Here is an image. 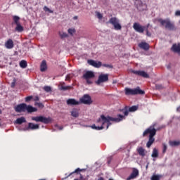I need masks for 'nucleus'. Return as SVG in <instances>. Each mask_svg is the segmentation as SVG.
Masks as SVG:
<instances>
[{
  "label": "nucleus",
  "mask_w": 180,
  "mask_h": 180,
  "mask_svg": "<svg viewBox=\"0 0 180 180\" xmlns=\"http://www.w3.org/2000/svg\"><path fill=\"white\" fill-rule=\"evenodd\" d=\"M146 27H147V26H143L138 22H134L133 25V29L135 30V32H137V33H144Z\"/></svg>",
  "instance_id": "9b49d317"
},
{
  "label": "nucleus",
  "mask_w": 180,
  "mask_h": 180,
  "mask_svg": "<svg viewBox=\"0 0 180 180\" xmlns=\"http://www.w3.org/2000/svg\"><path fill=\"white\" fill-rule=\"evenodd\" d=\"M16 124H22V123H26V118L25 117H21L20 118H18L15 120Z\"/></svg>",
  "instance_id": "b1692460"
},
{
  "label": "nucleus",
  "mask_w": 180,
  "mask_h": 180,
  "mask_svg": "<svg viewBox=\"0 0 180 180\" xmlns=\"http://www.w3.org/2000/svg\"><path fill=\"white\" fill-rule=\"evenodd\" d=\"M14 46V44H13V41L11 39H9L6 43H5V47L6 49H13Z\"/></svg>",
  "instance_id": "aec40b11"
},
{
  "label": "nucleus",
  "mask_w": 180,
  "mask_h": 180,
  "mask_svg": "<svg viewBox=\"0 0 180 180\" xmlns=\"http://www.w3.org/2000/svg\"><path fill=\"white\" fill-rule=\"evenodd\" d=\"M2 113V111L0 110V115Z\"/></svg>",
  "instance_id": "5fc2aeb1"
},
{
  "label": "nucleus",
  "mask_w": 180,
  "mask_h": 180,
  "mask_svg": "<svg viewBox=\"0 0 180 180\" xmlns=\"http://www.w3.org/2000/svg\"><path fill=\"white\" fill-rule=\"evenodd\" d=\"M155 133H157V130H155V128H154V127L153 126L149 127L143 131V137H147V136H148L149 134V139L146 143V146L148 147V148H150V147H151V146L153 145V143L155 141V139H154Z\"/></svg>",
  "instance_id": "f03ea898"
},
{
  "label": "nucleus",
  "mask_w": 180,
  "mask_h": 180,
  "mask_svg": "<svg viewBox=\"0 0 180 180\" xmlns=\"http://www.w3.org/2000/svg\"><path fill=\"white\" fill-rule=\"evenodd\" d=\"M15 111L17 112V113L26 111L28 113H33V112H37V109L32 105H27L26 103H21L15 108Z\"/></svg>",
  "instance_id": "7ed1b4c3"
},
{
  "label": "nucleus",
  "mask_w": 180,
  "mask_h": 180,
  "mask_svg": "<svg viewBox=\"0 0 180 180\" xmlns=\"http://www.w3.org/2000/svg\"><path fill=\"white\" fill-rule=\"evenodd\" d=\"M59 36L60 39H65V37H68V34L67 32H59Z\"/></svg>",
  "instance_id": "c756f323"
},
{
  "label": "nucleus",
  "mask_w": 180,
  "mask_h": 180,
  "mask_svg": "<svg viewBox=\"0 0 180 180\" xmlns=\"http://www.w3.org/2000/svg\"><path fill=\"white\" fill-rule=\"evenodd\" d=\"M151 180H158V175H153L151 177Z\"/></svg>",
  "instance_id": "c03bdc74"
},
{
  "label": "nucleus",
  "mask_w": 180,
  "mask_h": 180,
  "mask_svg": "<svg viewBox=\"0 0 180 180\" xmlns=\"http://www.w3.org/2000/svg\"><path fill=\"white\" fill-rule=\"evenodd\" d=\"M88 64H89V65H92V67H94L95 68H101V67H102V62H97L94 60H89Z\"/></svg>",
  "instance_id": "2eb2a0df"
},
{
  "label": "nucleus",
  "mask_w": 180,
  "mask_h": 180,
  "mask_svg": "<svg viewBox=\"0 0 180 180\" xmlns=\"http://www.w3.org/2000/svg\"><path fill=\"white\" fill-rule=\"evenodd\" d=\"M71 115L73 117H78L79 116V111L77 109H74L71 112Z\"/></svg>",
  "instance_id": "a878e982"
},
{
  "label": "nucleus",
  "mask_w": 180,
  "mask_h": 180,
  "mask_svg": "<svg viewBox=\"0 0 180 180\" xmlns=\"http://www.w3.org/2000/svg\"><path fill=\"white\" fill-rule=\"evenodd\" d=\"M37 129H40V126L37 124H34L32 122L28 123L27 129L29 130H37Z\"/></svg>",
  "instance_id": "6ab92c4d"
},
{
  "label": "nucleus",
  "mask_w": 180,
  "mask_h": 180,
  "mask_svg": "<svg viewBox=\"0 0 180 180\" xmlns=\"http://www.w3.org/2000/svg\"><path fill=\"white\" fill-rule=\"evenodd\" d=\"M171 51L176 53L178 56H180V43L173 44L170 48Z\"/></svg>",
  "instance_id": "ddd939ff"
},
{
  "label": "nucleus",
  "mask_w": 180,
  "mask_h": 180,
  "mask_svg": "<svg viewBox=\"0 0 180 180\" xmlns=\"http://www.w3.org/2000/svg\"><path fill=\"white\" fill-rule=\"evenodd\" d=\"M160 178H161V176L159 175V176H158V179H160Z\"/></svg>",
  "instance_id": "864d4df0"
},
{
  "label": "nucleus",
  "mask_w": 180,
  "mask_h": 180,
  "mask_svg": "<svg viewBox=\"0 0 180 180\" xmlns=\"http://www.w3.org/2000/svg\"><path fill=\"white\" fill-rule=\"evenodd\" d=\"M98 180H105L103 177H100Z\"/></svg>",
  "instance_id": "09e8293b"
},
{
  "label": "nucleus",
  "mask_w": 180,
  "mask_h": 180,
  "mask_svg": "<svg viewBox=\"0 0 180 180\" xmlns=\"http://www.w3.org/2000/svg\"><path fill=\"white\" fill-rule=\"evenodd\" d=\"M44 90L45 91V92H51V87L49 86H45L44 87Z\"/></svg>",
  "instance_id": "f704fd0d"
},
{
  "label": "nucleus",
  "mask_w": 180,
  "mask_h": 180,
  "mask_svg": "<svg viewBox=\"0 0 180 180\" xmlns=\"http://www.w3.org/2000/svg\"><path fill=\"white\" fill-rule=\"evenodd\" d=\"M138 175L139 169H137L136 168H133L131 174L127 178V180L135 179V178H137Z\"/></svg>",
  "instance_id": "dca6fc26"
},
{
  "label": "nucleus",
  "mask_w": 180,
  "mask_h": 180,
  "mask_svg": "<svg viewBox=\"0 0 180 180\" xmlns=\"http://www.w3.org/2000/svg\"><path fill=\"white\" fill-rule=\"evenodd\" d=\"M177 112H180V106L177 108Z\"/></svg>",
  "instance_id": "8fccbe9b"
},
{
  "label": "nucleus",
  "mask_w": 180,
  "mask_h": 180,
  "mask_svg": "<svg viewBox=\"0 0 180 180\" xmlns=\"http://www.w3.org/2000/svg\"><path fill=\"white\" fill-rule=\"evenodd\" d=\"M138 46L139 49H142V50H144L145 51L150 50V44H148L147 42H141Z\"/></svg>",
  "instance_id": "a211bd4d"
},
{
  "label": "nucleus",
  "mask_w": 180,
  "mask_h": 180,
  "mask_svg": "<svg viewBox=\"0 0 180 180\" xmlns=\"http://www.w3.org/2000/svg\"><path fill=\"white\" fill-rule=\"evenodd\" d=\"M108 23L112 25L115 30H122V25H120V20L116 17L110 18Z\"/></svg>",
  "instance_id": "423d86ee"
},
{
  "label": "nucleus",
  "mask_w": 180,
  "mask_h": 180,
  "mask_svg": "<svg viewBox=\"0 0 180 180\" xmlns=\"http://www.w3.org/2000/svg\"><path fill=\"white\" fill-rule=\"evenodd\" d=\"M162 88V86H158V89H161Z\"/></svg>",
  "instance_id": "3c124183"
},
{
  "label": "nucleus",
  "mask_w": 180,
  "mask_h": 180,
  "mask_svg": "<svg viewBox=\"0 0 180 180\" xmlns=\"http://www.w3.org/2000/svg\"><path fill=\"white\" fill-rule=\"evenodd\" d=\"M137 109H139L137 105H133L130 108L125 106L124 108L120 110V111L124 113V116H129V112H136Z\"/></svg>",
  "instance_id": "9d476101"
},
{
  "label": "nucleus",
  "mask_w": 180,
  "mask_h": 180,
  "mask_svg": "<svg viewBox=\"0 0 180 180\" xmlns=\"http://www.w3.org/2000/svg\"><path fill=\"white\" fill-rule=\"evenodd\" d=\"M35 105L38 106V108H40L41 109L44 108V105H43L41 103H35Z\"/></svg>",
  "instance_id": "e433bc0d"
},
{
  "label": "nucleus",
  "mask_w": 180,
  "mask_h": 180,
  "mask_svg": "<svg viewBox=\"0 0 180 180\" xmlns=\"http://www.w3.org/2000/svg\"><path fill=\"white\" fill-rule=\"evenodd\" d=\"M136 151L141 157H144L146 155V150L143 147L138 148Z\"/></svg>",
  "instance_id": "4be33fe9"
},
{
  "label": "nucleus",
  "mask_w": 180,
  "mask_h": 180,
  "mask_svg": "<svg viewBox=\"0 0 180 180\" xmlns=\"http://www.w3.org/2000/svg\"><path fill=\"white\" fill-rule=\"evenodd\" d=\"M167 68L169 70V68H171V65H167Z\"/></svg>",
  "instance_id": "603ef678"
},
{
  "label": "nucleus",
  "mask_w": 180,
  "mask_h": 180,
  "mask_svg": "<svg viewBox=\"0 0 180 180\" xmlns=\"http://www.w3.org/2000/svg\"><path fill=\"white\" fill-rule=\"evenodd\" d=\"M133 74L135 75H139V77H143V78H149L150 76L147 74V72L143 70H133Z\"/></svg>",
  "instance_id": "4468645a"
},
{
  "label": "nucleus",
  "mask_w": 180,
  "mask_h": 180,
  "mask_svg": "<svg viewBox=\"0 0 180 180\" xmlns=\"http://www.w3.org/2000/svg\"><path fill=\"white\" fill-rule=\"evenodd\" d=\"M124 119V115H122L118 114L117 117H112L110 116L105 117V115H102L101 117L97 120V123L101 124V127L93 124L91 126V129L94 130H103L105 129V124H107L106 129H109V125L111 124L110 122H115V123H119V122H122Z\"/></svg>",
  "instance_id": "f257e3e1"
},
{
  "label": "nucleus",
  "mask_w": 180,
  "mask_h": 180,
  "mask_svg": "<svg viewBox=\"0 0 180 180\" xmlns=\"http://www.w3.org/2000/svg\"><path fill=\"white\" fill-rule=\"evenodd\" d=\"M13 20L15 25H19L20 23V22H19V20H20V18L18 15L13 16Z\"/></svg>",
  "instance_id": "cd10ccee"
},
{
  "label": "nucleus",
  "mask_w": 180,
  "mask_h": 180,
  "mask_svg": "<svg viewBox=\"0 0 180 180\" xmlns=\"http://www.w3.org/2000/svg\"><path fill=\"white\" fill-rule=\"evenodd\" d=\"M32 120L34 122H40L41 123H44V124H49V123H51V117H46L44 116H37L32 117Z\"/></svg>",
  "instance_id": "0eeeda50"
},
{
  "label": "nucleus",
  "mask_w": 180,
  "mask_h": 180,
  "mask_svg": "<svg viewBox=\"0 0 180 180\" xmlns=\"http://www.w3.org/2000/svg\"><path fill=\"white\" fill-rule=\"evenodd\" d=\"M150 27V24H148L145 30L146 32V36H148V37H151V32H150V31L148 30V28Z\"/></svg>",
  "instance_id": "473e14b6"
},
{
  "label": "nucleus",
  "mask_w": 180,
  "mask_h": 180,
  "mask_svg": "<svg viewBox=\"0 0 180 180\" xmlns=\"http://www.w3.org/2000/svg\"><path fill=\"white\" fill-rule=\"evenodd\" d=\"M175 15H176V16H180V11H176L175 12Z\"/></svg>",
  "instance_id": "49530a36"
},
{
  "label": "nucleus",
  "mask_w": 180,
  "mask_h": 180,
  "mask_svg": "<svg viewBox=\"0 0 180 180\" xmlns=\"http://www.w3.org/2000/svg\"><path fill=\"white\" fill-rule=\"evenodd\" d=\"M65 81H71V75H68L66 76Z\"/></svg>",
  "instance_id": "37998d69"
},
{
  "label": "nucleus",
  "mask_w": 180,
  "mask_h": 180,
  "mask_svg": "<svg viewBox=\"0 0 180 180\" xmlns=\"http://www.w3.org/2000/svg\"><path fill=\"white\" fill-rule=\"evenodd\" d=\"M109 81V75L108 74H101L98 76V80L96 81L97 85H101L103 82H108Z\"/></svg>",
  "instance_id": "1a4fd4ad"
},
{
  "label": "nucleus",
  "mask_w": 180,
  "mask_h": 180,
  "mask_svg": "<svg viewBox=\"0 0 180 180\" xmlns=\"http://www.w3.org/2000/svg\"><path fill=\"white\" fill-rule=\"evenodd\" d=\"M20 67L21 68H26L27 67V62L25 60H22L20 62Z\"/></svg>",
  "instance_id": "c85d7f7f"
},
{
  "label": "nucleus",
  "mask_w": 180,
  "mask_h": 180,
  "mask_svg": "<svg viewBox=\"0 0 180 180\" xmlns=\"http://www.w3.org/2000/svg\"><path fill=\"white\" fill-rule=\"evenodd\" d=\"M96 16H97L98 19L101 20L102 18H103V15L99 12H96Z\"/></svg>",
  "instance_id": "c9c22d12"
},
{
  "label": "nucleus",
  "mask_w": 180,
  "mask_h": 180,
  "mask_svg": "<svg viewBox=\"0 0 180 180\" xmlns=\"http://www.w3.org/2000/svg\"><path fill=\"white\" fill-rule=\"evenodd\" d=\"M23 30H24L23 27L22 26V25H20V23L16 25V27H15L16 32H18V33H21V32H23Z\"/></svg>",
  "instance_id": "bb28decb"
},
{
  "label": "nucleus",
  "mask_w": 180,
  "mask_h": 180,
  "mask_svg": "<svg viewBox=\"0 0 180 180\" xmlns=\"http://www.w3.org/2000/svg\"><path fill=\"white\" fill-rule=\"evenodd\" d=\"M47 70V63L46 60H42L40 65V71L41 72H44Z\"/></svg>",
  "instance_id": "412c9836"
},
{
  "label": "nucleus",
  "mask_w": 180,
  "mask_h": 180,
  "mask_svg": "<svg viewBox=\"0 0 180 180\" xmlns=\"http://www.w3.org/2000/svg\"><path fill=\"white\" fill-rule=\"evenodd\" d=\"M34 101L35 102H38L39 101H40V98H39V96H37L34 98Z\"/></svg>",
  "instance_id": "a18cd8bd"
},
{
  "label": "nucleus",
  "mask_w": 180,
  "mask_h": 180,
  "mask_svg": "<svg viewBox=\"0 0 180 180\" xmlns=\"http://www.w3.org/2000/svg\"><path fill=\"white\" fill-rule=\"evenodd\" d=\"M144 91L140 89V87H136V89L125 88V95H144Z\"/></svg>",
  "instance_id": "39448f33"
},
{
  "label": "nucleus",
  "mask_w": 180,
  "mask_h": 180,
  "mask_svg": "<svg viewBox=\"0 0 180 180\" xmlns=\"http://www.w3.org/2000/svg\"><path fill=\"white\" fill-rule=\"evenodd\" d=\"M135 1H138V0H135Z\"/></svg>",
  "instance_id": "bf43d9fd"
},
{
  "label": "nucleus",
  "mask_w": 180,
  "mask_h": 180,
  "mask_svg": "<svg viewBox=\"0 0 180 180\" xmlns=\"http://www.w3.org/2000/svg\"><path fill=\"white\" fill-rule=\"evenodd\" d=\"M69 34H71V36H72L74 34V33H75V29L74 28H70L68 30Z\"/></svg>",
  "instance_id": "72a5a7b5"
},
{
  "label": "nucleus",
  "mask_w": 180,
  "mask_h": 180,
  "mask_svg": "<svg viewBox=\"0 0 180 180\" xmlns=\"http://www.w3.org/2000/svg\"><path fill=\"white\" fill-rule=\"evenodd\" d=\"M44 11H45V12H49V13H53V11H51L47 6H44Z\"/></svg>",
  "instance_id": "4c0bfd02"
},
{
  "label": "nucleus",
  "mask_w": 180,
  "mask_h": 180,
  "mask_svg": "<svg viewBox=\"0 0 180 180\" xmlns=\"http://www.w3.org/2000/svg\"><path fill=\"white\" fill-rule=\"evenodd\" d=\"M103 67H105L106 68H113V66L109 64H103Z\"/></svg>",
  "instance_id": "a19ab883"
},
{
  "label": "nucleus",
  "mask_w": 180,
  "mask_h": 180,
  "mask_svg": "<svg viewBox=\"0 0 180 180\" xmlns=\"http://www.w3.org/2000/svg\"><path fill=\"white\" fill-rule=\"evenodd\" d=\"M82 171H86V169H79V168H77L72 173H71L70 174H69V176L70 175H72V174H78V172H81Z\"/></svg>",
  "instance_id": "7c9ffc66"
},
{
  "label": "nucleus",
  "mask_w": 180,
  "mask_h": 180,
  "mask_svg": "<svg viewBox=\"0 0 180 180\" xmlns=\"http://www.w3.org/2000/svg\"><path fill=\"white\" fill-rule=\"evenodd\" d=\"M158 22H160L161 26H163L167 30H176V27H175V24L171 22L170 19H159Z\"/></svg>",
  "instance_id": "20e7f679"
},
{
  "label": "nucleus",
  "mask_w": 180,
  "mask_h": 180,
  "mask_svg": "<svg viewBox=\"0 0 180 180\" xmlns=\"http://www.w3.org/2000/svg\"><path fill=\"white\" fill-rule=\"evenodd\" d=\"M152 157L153 158H157V157H158V150L157 149H153L152 153Z\"/></svg>",
  "instance_id": "2f4dec72"
},
{
  "label": "nucleus",
  "mask_w": 180,
  "mask_h": 180,
  "mask_svg": "<svg viewBox=\"0 0 180 180\" xmlns=\"http://www.w3.org/2000/svg\"><path fill=\"white\" fill-rule=\"evenodd\" d=\"M75 19H77V17H75Z\"/></svg>",
  "instance_id": "13d9d810"
},
{
  "label": "nucleus",
  "mask_w": 180,
  "mask_h": 180,
  "mask_svg": "<svg viewBox=\"0 0 180 180\" xmlns=\"http://www.w3.org/2000/svg\"><path fill=\"white\" fill-rule=\"evenodd\" d=\"M169 144L171 147H178L180 146V141H169Z\"/></svg>",
  "instance_id": "5701e85b"
},
{
  "label": "nucleus",
  "mask_w": 180,
  "mask_h": 180,
  "mask_svg": "<svg viewBox=\"0 0 180 180\" xmlns=\"http://www.w3.org/2000/svg\"><path fill=\"white\" fill-rule=\"evenodd\" d=\"M60 130H63V127H60Z\"/></svg>",
  "instance_id": "6e6d98bb"
},
{
  "label": "nucleus",
  "mask_w": 180,
  "mask_h": 180,
  "mask_svg": "<svg viewBox=\"0 0 180 180\" xmlns=\"http://www.w3.org/2000/svg\"><path fill=\"white\" fill-rule=\"evenodd\" d=\"M70 89H72V86H63L61 85L60 87V91H70Z\"/></svg>",
  "instance_id": "393cba45"
},
{
  "label": "nucleus",
  "mask_w": 180,
  "mask_h": 180,
  "mask_svg": "<svg viewBox=\"0 0 180 180\" xmlns=\"http://www.w3.org/2000/svg\"><path fill=\"white\" fill-rule=\"evenodd\" d=\"M15 85H16V79H14L13 82L11 83V88H15Z\"/></svg>",
  "instance_id": "79ce46f5"
},
{
  "label": "nucleus",
  "mask_w": 180,
  "mask_h": 180,
  "mask_svg": "<svg viewBox=\"0 0 180 180\" xmlns=\"http://www.w3.org/2000/svg\"><path fill=\"white\" fill-rule=\"evenodd\" d=\"M33 99V96H29L25 98V102H30Z\"/></svg>",
  "instance_id": "58836bf2"
},
{
  "label": "nucleus",
  "mask_w": 180,
  "mask_h": 180,
  "mask_svg": "<svg viewBox=\"0 0 180 180\" xmlns=\"http://www.w3.org/2000/svg\"><path fill=\"white\" fill-rule=\"evenodd\" d=\"M80 103H83L84 105H91L92 103L91 96L84 94L82 98H80Z\"/></svg>",
  "instance_id": "f8f14e48"
},
{
  "label": "nucleus",
  "mask_w": 180,
  "mask_h": 180,
  "mask_svg": "<svg viewBox=\"0 0 180 180\" xmlns=\"http://www.w3.org/2000/svg\"><path fill=\"white\" fill-rule=\"evenodd\" d=\"M146 168H148V165L146 166Z\"/></svg>",
  "instance_id": "4d7b16f0"
},
{
  "label": "nucleus",
  "mask_w": 180,
  "mask_h": 180,
  "mask_svg": "<svg viewBox=\"0 0 180 180\" xmlns=\"http://www.w3.org/2000/svg\"><path fill=\"white\" fill-rule=\"evenodd\" d=\"M82 78L86 81V83L89 84V85H91V84H92V81L90 79L95 78V73L92 71L88 70L84 73Z\"/></svg>",
  "instance_id": "6e6552de"
},
{
  "label": "nucleus",
  "mask_w": 180,
  "mask_h": 180,
  "mask_svg": "<svg viewBox=\"0 0 180 180\" xmlns=\"http://www.w3.org/2000/svg\"><path fill=\"white\" fill-rule=\"evenodd\" d=\"M166 151H167V145L165 143H163V150H162L163 154H165Z\"/></svg>",
  "instance_id": "ea45409f"
},
{
  "label": "nucleus",
  "mask_w": 180,
  "mask_h": 180,
  "mask_svg": "<svg viewBox=\"0 0 180 180\" xmlns=\"http://www.w3.org/2000/svg\"><path fill=\"white\" fill-rule=\"evenodd\" d=\"M67 105H70V106H77L78 105L81 104V102L77 101V100L74 98H69L66 101Z\"/></svg>",
  "instance_id": "f3484780"
},
{
  "label": "nucleus",
  "mask_w": 180,
  "mask_h": 180,
  "mask_svg": "<svg viewBox=\"0 0 180 180\" xmlns=\"http://www.w3.org/2000/svg\"><path fill=\"white\" fill-rule=\"evenodd\" d=\"M79 180H86V179L84 178V176H82V174H80Z\"/></svg>",
  "instance_id": "de8ad7c7"
}]
</instances>
